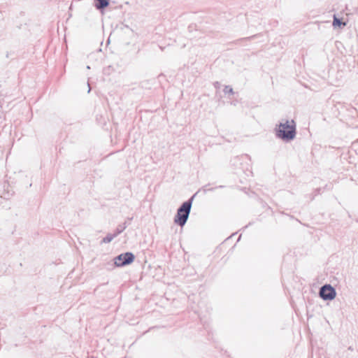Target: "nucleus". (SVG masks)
I'll return each mask as SVG.
<instances>
[{
	"mask_svg": "<svg viewBox=\"0 0 358 358\" xmlns=\"http://www.w3.org/2000/svg\"><path fill=\"white\" fill-rule=\"evenodd\" d=\"M275 136L284 141L293 140L296 134V123L294 120H285L276 125L275 129Z\"/></svg>",
	"mask_w": 358,
	"mask_h": 358,
	"instance_id": "1",
	"label": "nucleus"
},
{
	"mask_svg": "<svg viewBox=\"0 0 358 358\" xmlns=\"http://www.w3.org/2000/svg\"><path fill=\"white\" fill-rule=\"evenodd\" d=\"M193 197L185 201L177 210L174 218V222L180 227H183L187 221L190 213Z\"/></svg>",
	"mask_w": 358,
	"mask_h": 358,
	"instance_id": "2",
	"label": "nucleus"
},
{
	"mask_svg": "<svg viewBox=\"0 0 358 358\" xmlns=\"http://www.w3.org/2000/svg\"><path fill=\"white\" fill-rule=\"evenodd\" d=\"M320 296L325 301H331L335 299L336 292L334 287L329 284L322 286L319 291Z\"/></svg>",
	"mask_w": 358,
	"mask_h": 358,
	"instance_id": "3",
	"label": "nucleus"
},
{
	"mask_svg": "<svg viewBox=\"0 0 358 358\" xmlns=\"http://www.w3.org/2000/svg\"><path fill=\"white\" fill-rule=\"evenodd\" d=\"M134 259V255L131 252H127L117 256L114 259V264L117 267L124 266L132 263Z\"/></svg>",
	"mask_w": 358,
	"mask_h": 358,
	"instance_id": "4",
	"label": "nucleus"
},
{
	"mask_svg": "<svg viewBox=\"0 0 358 358\" xmlns=\"http://www.w3.org/2000/svg\"><path fill=\"white\" fill-rule=\"evenodd\" d=\"M109 5V0H95V7L98 10H102Z\"/></svg>",
	"mask_w": 358,
	"mask_h": 358,
	"instance_id": "5",
	"label": "nucleus"
},
{
	"mask_svg": "<svg viewBox=\"0 0 358 358\" xmlns=\"http://www.w3.org/2000/svg\"><path fill=\"white\" fill-rule=\"evenodd\" d=\"M345 23L343 22L341 19H339L338 17H336L335 15L334 17V20H333V26L336 27H341V26H345Z\"/></svg>",
	"mask_w": 358,
	"mask_h": 358,
	"instance_id": "6",
	"label": "nucleus"
},
{
	"mask_svg": "<svg viewBox=\"0 0 358 358\" xmlns=\"http://www.w3.org/2000/svg\"><path fill=\"white\" fill-rule=\"evenodd\" d=\"M127 227V225L126 224V222H124L122 224L118 225L117 229L115 231V235L117 236L119 234H120Z\"/></svg>",
	"mask_w": 358,
	"mask_h": 358,
	"instance_id": "7",
	"label": "nucleus"
},
{
	"mask_svg": "<svg viewBox=\"0 0 358 358\" xmlns=\"http://www.w3.org/2000/svg\"><path fill=\"white\" fill-rule=\"evenodd\" d=\"M116 237V236L115 235V234H107V236L106 237H104L102 240V243H108L110 242H111L113 238H115Z\"/></svg>",
	"mask_w": 358,
	"mask_h": 358,
	"instance_id": "8",
	"label": "nucleus"
},
{
	"mask_svg": "<svg viewBox=\"0 0 358 358\" xmlns=\"http://www.w3.org/2000/svg\"><path fill=\"white\" fill-rule=\"evenodd\" d=\"M223 91L225 94H234L232 87L229 85H226Z\"/></svg>",
	"mask_w": 358,
	"mask_h": 358,
	"instance_id": "9",
	"label": "nucleus"
},
{
	"mask_svg": "<svg viewBox=\"0 0 358 358\" xmlns=\"http://www.w3.org/2000/svg\"><path fill=\"white\" fill-rule=\"evenodd\" d=\"M357 141H358V139H357Z\"/></svg>",
	"mask_w": 358,
	"mask_h": 358,
	"instance_id": "10",
	"label": "nucleus"
}]
</instances>
